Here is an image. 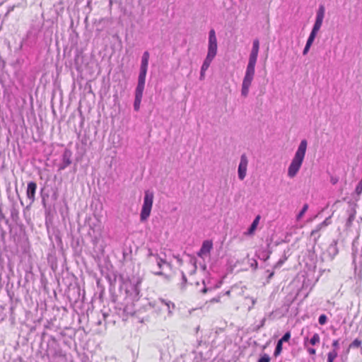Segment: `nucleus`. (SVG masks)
Instances as JSON below:
<instances>
[{
	"label": "nucleus",
	"instance_id": "f257e3e1",
	"mask_svg": "<svg viewBox=\"0 0 362 362\" xmlns=\"http://www.w3.org/2000/svg\"><path fill=\"white\" fill-rule=\"evenodd\" d=\"M259 49V41L258 39H255L252 42V48L250 54L248 64L242 83L241 95L245 98L248 95L249 88L255 76V68L257 59Z\"/></svg>",
	"mask_w": 362,
	"mask_h": 362
},
{
	"label": "nucleus",
	"instance_id": "f03ea898",
	"mask_svg": "<svg viewBox=\"0 0 362 362\" xmlns=\"http://www.w3.org/2000/svg\"><path fill=\"white\" fill-rule=\"evenodd\" d=\"M307 146L308 142L306 139L301 140L294 157L288 168V175L290 177H294L299 171L305 158Z\"/></svg>",
	"mask_w": 362,
	"mask_h": 362
},
{
	"label": "nucleus",
	"instance_id": "7ed1b4c3",
	"mask_svg": "<svg viewBox=\"0 0 362 362\" xmlns=\"http://www.w3.org/2000/svg\"><path fill=\"white\" fill-rule=\"evenodd\" d=\"M217 48L218 45L216 32L214 29H211L209 32L207 55L201 67V70H202V71H206L209 69L211 62L217 54Z\"/></svg>",
	"mask_w": 362,
	"mask_h": 362
},
{
	"label": "nucleus",
	"instance_id": "20e7f679",
	"mask_svg": "<svg viewBox=\"0 0 362 362\" xmlns=\"http://www.w3.org/2000/svg\"><path fill=\"white\" fill-rule=\"evenodd\" d=\"M146 67H141L139 69V74L138 77V83L135 90V98L134 102V110L138 112L140 109V105L143 97V92L145 86L146 76L147 74Z\"/></svg>",
	"mask_w": 362,
	"mask_h": 362
},
{
	"label": "nucleus",
	"instance_id": "39448f33",
	"mask_svg": "<svg viewBox=\"0 0 362 362\" xmlns=\"http://www.w3.org/2000/svg\"><path fill=\"white\" fill-rule=\"evenodd\" d=\"M153 197L154 194L152 191H150L149 189L145 191L144 203L140 214V221L141 222L146 221L151 214Z\"/></svg>",
	"mask_w": 362,
	"mask_h": 362
},
{
	"label": "nucleus",
	"instance_id": "423d86ee",
	"mask_svg": "<svg viewBox=\"0 0 362 362\" xmlns=\"http://www.w3.org/2000/svg\"><path fill=\"white\" fill-rule=\"evenodd\" d=\"M248 160L245 153L240 156V161L238 168V175L240 180H243L246 176Z\"/></svg>",
	"mask_w": 362,
	"mask_h": 362
},
{
	"label": "nucleus",
	"instance_id": "0eeeda50",
	"mask_svg": "<svg viewBox=\"0 0 362 362\" xmlns=\"http://www.w3.org/2000/svg\"><path fill=\"white\" fill-rule=\"evenodd\" d=\"M72 152L69 148H65L62 154V162L59 165V171L64 170L71 164Z\"/></svg>",
	"mask_w": 362,
	"mask_h": 362
},
{
	"label": "nucleus",
	"instance_id": "6e6552de",
	"mask_svg": "<svg viewBox=\"0 0 362 362\" xmlns=\"http://www.w3.org/2000/svg\"><path fill=\"white\" fill-rule=\"evenodd\" d=\"M37 189V184L33 181H30L28 183L26 195L28 199L30 200V204H32L35 201V194Z\"/></svg>",
	"mask_w": 362,
	"mask_h": 362
},
{
	"label": "nucleus",
	"instance_id": "1a4fd4ad",
	"mask_svg": "<svg viewBox=\"0 0 362 362\" xmlns=\"http://www.w3.org/2000/svg\"><path fill=\"white\" fill-rule=\"evenodd\" d=\"M339 250L337 247V240H333L327 249L326 254L329 260H332L334 257L338 254Z\"/></svg>",
	"mask_w": 362,
	"mask_h": 362
},
{
	"label": "nucleus",
	"instance_id": "9d476101",
	"mask_svg": "<svg viewBox=\"0 0 362 362\" xmlns=\"http://www.w3.org/2000/svg\"><path fill=\"white\" fill-rule=\"evenodd\" d=\"M212 247L213 243L211 240H204L202 243L201 249L198 252L197 255L199 257H202V255L209 253Z\"/></svg>",
	"mask_w": 362,
	"mask_h": 362
},
{
	"label": "nucleus",
	"instance_id": "9b49d317",
	"mask_svg": "<svg viewBox=\"0 0 362 362\" xmlns=\"http://www.w3.org/2000/svg\"><path fill=\"white\" fill-rule=\"evenodd\" d=\"M325 6L323 5H320L317 11L316 18H315V24L320 28H321L322 22H323V18L325 16Z\"/></svg>",
	"mask_w": 362,
	"mask_h": 362
},
{
	"label": "nucleus",
	"instance_id": "f8f14e48",
	"mask_svg": "<svg viewBox=\"0 0 362 362\" xmlns=\"http://www.w3.org/2000/svg\"><path fill=\"white\" fill-rule=\"evenodd\" d=\"M259 219H260V216L259 215L255 218L252 223L247 228V230L245 233V235H251L254 234V233L256 230L257 227L259 224Z\"/></svg>",
	"mask_w": 362,
	"mask_h": 362
},
{
	"label": "nucleus",
	"instance_id": "ddd939ff",
	"mask_svg": "<svg viewBox=\"0 0 362 362\" xmlns=\"http://www.w3.org/2000/svg\"><path fill=\"white\" fill-rule=\"evenodd\" d=\"M163 264L161 263H159V262H157V266L159 269V271H156V272H154L153 274L156 276H163L165 279H166L167 281H170V276L168 274H165V273H163L162 271H161V269L163 267Z\"/></svg>",
	"mask_w": 362,
	"mask_h": 362
},
{
	"label": "nucleus",
	"instance_id": "4468645a",
	"mask_svg": "<svg viewBox=\"0 0 362 362\" xmlns=\"http://www.w3.org/2000/svg\"><path fill=\"white\" fill-rule=\"evenodd\" d=\"M41 197H42V203L45 208V215L48 216L51 211V206L47 205L46 203V199H45V193L43 192V189H41Z\"/></svg>",
	"mask_w": 362,
	"mask_h": 362
},
{
	"label": "nucleus",
	"instance_id": "2eb2a0df",
	"mask_svg": "<svg viewBox=\"0 0 362 362\" xmlns=\"http://www.w3.org/2000/svg\"><path fill=\"white\" fill-rule=\"evenodd\" d=\"M149 56V52L148 51L144 52L141 57V67L148 68Z\"/></svg>",
	"mask_w": 362,
	"mask_h": 362
},
{
	"label": "nucleus",
	"instance_id": "dca6fc26",
	"mask_svg": "<svg viewBox=\"0 0 362 362\" xmlns=\"http://www.w3.org/2000/svg\"><path fill=\"white\" fill-rule=\"evenodd\" d=\"M361 344H362V341L359 339H355L349 346V348L347 349V352L349 351V349H355V348H358L360 346H361Z\"/></svg>",
	"mask_w": 362,
	"mask_h": 362
},
{
	"label": "nucleus",
	"instance_id": "f3484780",
	"mask_svg": "<svg viewBox=\"0 0 362 362\" xmlns=\"http://www.w3.org/2000/svg\"><path fill=\"white\" fill-rule=\"evenodd\" d=\"M282 349H283V342H281L279 340H278L276 347H275L274 352V356L276 357L279 355H280L282 351Z\"/></svg>",
	"mask_w": 362,
	"mask_h": 362
},
{
	"label": "nucleus",
	"instance_id": "a211bd4d",
	"mask_svg": "<svg viewBox=\"0 0 362 362\" xmlns=\"http://www.w3.org/2000/svg\"><path fill=\"white\" fill-rule=\"evenodd\" d=\"M308 209V204H305L303 206L301 210L299 211V213L296 216L297 221H299L302 218V217L304 216L305 213L307 211Z\"/></svg>",
	"mask_w": 362,
	"mask_h": 362
},
{
	"label": "nucleus",
	"instance_id": "6ab92c4d",
	"mask_svg": "<svg viewBox=\"0 0 362 362\" xmlns=\"http://www.w3.org/2000/svg\"><path fill=\"white\" fill-rule=\"evenodd\" d=\"M11 217L14 222L17 223L19 218L18 211L15 207L11 209Z\"/></svg>",
	"mask_w": 362,
	"mask_h": 362
},
{
	"label": "nucleus",
	"instance_id": "aec40b11",
	"mask_svg": "<svg viewBox=\"0 0 362 362\" xmlns=\"http://www.w3.org/2000/svg\"><path fill=\"white\" fill-rule=\"evenodd\" d=\"M271 253H272L271 251H262L258 255V258H259L260 259H262L264 261H267L269 258Z\"/></svg>",
	"mask_w": 362,
	"mask_h": 362
},
{
	"label": "nucleus",
	"instance_id": "412c9836",
	"mask_svg": "<svg viewBox=\"0 0 362 362\" xmlns=\"http://www.w3.org/2000/svg\"><path fill=\"white\" fill-rule=\"evenodd\" d=\"M337 356V352L335 350H332L328 353L327 362H333Z\"/></svg>",
	"mask_w": 362,
	"mask_h": 362
},
{
	"label": "nucleus",
	"instance_id": "4be33fe9",
	"mask_svg": "<svg viewBox=\"0 0 362 362\" xmlns=\"http://www.w3.org/2000/svg\"><path fill=\"white\" fill-rule=\"evenodd\" d=\"M320 342V336L318 334L315 333L313 334V336L310 339V344L313 346L316 345Z\"/></svg>",
	"mask_w": 362,
	"mask_h": 362
},
{
	"label": "nucleus",
	"instance_id": "5701e85b",
	"mask_svg": "<svg viewBox=\"0 0 362 362\" xmlns=\"http://www.w3.org/2000/svg\"><path fill=\"white\" fill-rule=\"evenodd\" d=\"M327 219L325 220L322 223H321L320 224H319V225L317 226V228H316L315 230H313L312 231L311 235H315V233H317V232H319V230L322 228V227H324V226H327Z\"/></svg>",
	"mask_w": 362,
	"mask_h": 362
},
{
	"label": "nucleus",
	"instance_id": "b1692460",
	"mask_svg": "<svg viewBox=\"0 0 362 362\" xmlns=\"http://www.w3.org/2000/svg\"><path fill=\"white\" fill-rule=\"evenodd\" d=\"M291 339V332L289 331L286 332L281 339H279V340L281 341V342H287L289 341V339Z\"/></svg>",
	"mask_w": 362,
	"mask_h": 362
},
{
	"label": "nucleus",
	"instance_id": "393cba45",
	"mask_svg": "<svg viewBox=\"0 0 362 362\" xmlns=\"http://www.w3.org/2000/svg\"><path fill=\"white\" fill-rule=\"evenodd\" d=\"M318 322H319V324L321 325H324L327 323V317L326 315L325 314H322L320 315L319 318H318Z\"/></svg>",
	"mask_w": 362,
	"mask_h": 362
},
{
	"label": "nucleus",
	"instance_id": "a878e982",
	"mask_svg": "<svg viewBox=\"0 0 362 362\" xmlns=\"http://www.w3.org/2000/svg\"><path fill=\"white\" fill-rule=\"evenodd\" d=\"M316 36L317 34L315 33L310 32L306 43L313 45Z\"/></svg>",
	"mask_w": 362,
	"mask_h": 362
},
{
	"label": "nucleus",
	"instance_id": "bb28decb",
	"mask_svg": "<svg viewBox=\"0 0 362 362\" xmlns=\"http://www.w3.org/2000/svg\"><path fill=\"white\" fill-rule=\"evenodd\" d=\"M270 357L268 354H264L258 359L257 362H270Z\"/></svg>",
	"mask_w": 362,
	"mask_h": 362
},
{
	"label": "nucleus",
	"instance_id": "cd10ccee",
	"mask_svg": "<svg viewBox=\"0 0 362 362\" xmlns=\"http://www.w3.org/2000/svg\"><path fill=\"white\" fill-rule=\"evenodd\" d=\"M250 266L253 271H256L258 268V263L257 260L255 259H250Z\"/></svg>",
	"mask_w": 362,
	"mask_h": 362
},
{
	"label": "nucleus",
	"instance_id": "c85d7f7f",
	"mask_svg": "<svg viewBox=\"0 0 362 362\" xmlns=\"http://www.w3.org/2000/svg\"><path fill=\"white\" fill-rule=\"evenodd\" d=\"M156 262H159V263H161L163 264H166L169 267H171V264L170 263L167 262L166 260H165L163 258H161L160 257H159L158 255H156Z\"/></svg>",
	"mask_w": 362,
	"mask_h": 362
},
{
	"label": "nucleus",
	"instance_id": "c756f323",
	"mask_svg": "<svg viewBox=\"0 0 362 362\" xmlns=\"http://www.w3.org/2000/svg\"><path fill=\"white\" fill-rule=\"evenodd\" d=\"M182 274V283H181V288L183 289L185 287V285L187 282V279L183 272H181Z\"/></svg>",
	"mask_w": 362,
	"mask_h": 362
},
{
	"label": "nucleus",
	"instance_id": "7c9ffc66",
	"mask_svg": "<svg viewBox=\"0 0 362 362\" xmlns=\"http://www.w3.org/2000/svg\"><path fill=\"white\" fill-rule=\"evenodd\" d=\"M354 218H355V213L351 214L346 221V226H350L352 223V222L354 221Z\"/></svg>",
	"mask_w": 362,
	"mask_h": 362
},
{
	"label": "nucleus",
	"instance_id": "2f4dec72",
	"mask_svg": "<svg viewBox=\"0 0 362 362\" xmlns=\"http://www.w3.org/2000/svg\"><path fill=\"white\" fill-rule=\"evenodd\" d=\"M160 300H161V302H162L163 304H165V305L168 307V310H170V305H172V307H173V308H174V307H175L174 303H171L170 301H169V302H166V301H165V300H163V299H160ZM169 313H171V311H170V310H169Z\"/></svg>",
	"mask_w": 362,
	"mask_h": 362
},
{
	"label": "nucleus",
	"instance_id": "473e14b6",
	"mask_svg": "<svg viewBox=\"0 0 362 362\" xmlns=\"http://www.w3.org/2000/svg\"><path fill=\"white\" fill-rule=\"evenodd\" d=\"M311 46H312V45H310V44H308V43L305 44V46L303 50V55H306L308 53Z\"/></svg>",
	"mask_w": 362,
	"mask_h": 362
},
{
	"label": "nucleus",
	"instance_id": "72a5a7b5",
	"mask_svg": "<svg viewBox=\"0 0 362 362\" xmlns=\"http://www.w3.org/2000/svg\"><path fill=\"white\" fill-rule=\"evenodd\" d=\"M355 192L357 194V195L359 196L362 192V185H361L360 183H358V185L356 187Z\"/></svg>",
	"mask_w": 362,
	"mask_h": 362
},
{
	"label": "nucleus",
	"instance_id": "f704fd0d",
	"mask_svg": "<svg viewBox=\"0 0 362 362\" xmlns=\"http://www.w3.org/2000/svg\"><path fill=\"white\" fill-rule=\"evenodd\" d=\"M286 258H285L284 259H279L276 263V264L274 266V268L276 269V268H278V267H280L284 262L285 259Z\"/></svg>",
	"mask_w": 362,
	"mask_h": 362
},
{
	"label": "nucleus",
	"instance_id": "c9c22d12",
	"mask_svg": "<svg viewBox=\"0 0 362 362\" xmlns=\"http://www.w3.org/2000/svg\"><path fill=\"white\" fill-rule=\"evenodd\" d=\"M320 27L317 26V25H315V24L314 23V25H313V28H312L311 32H313V33H315L316 34H317V33H318V31L320 30Z\"/></svg>",
	"mask_w": 362,
	"mask_h": 362
},
{
	"label": "nucleus",
	"instance_id": "e433bc0d",
	"mask_svg": "<svg viewBox=\"0 0 362 362\" xmlns=\"http://www.w3.org/2000/svg\"><path fill=\"white\" fill-rule=\"evenodd\" d=\"M339 181V178L337 177H331V179H330V182L332 184V185H335Z\"/></svg>",
	"mask_w": 362,
	"mask_h": 362
},
{
	"label": "nucleus",
	"instance_id": "4c0bfd02",
	"mask_svg": "<svg viewBox=\"0 0 362 362\" xmlns=\"http://www.w3.org/2000/svg\"><path fill=\"white\" fill-rule=\"evenodd\" d=\"M339 340H334L333 342H332V346L334 348V350L336 351V349H337L339 348Z\"/></svg>",
	"mask_w": 362,
	"mask_h": 362
},
{
	"label": "nucleus",
	"instance_id": "58836bf2",
	"mask_svg": "<svg viewBox=\"0 0 362 362\" xmlns=\"http://www.w3.org/2000/svg\"><path fill=\"white\" fill-rule=\"evenodd\" d=\"M156 255L157 254H154L153 253L152 250L151 249H148V254L147 255V257L149 258L150 257H154L156 258Z\"/></svg>",
	"mask_w": 362,
	"mask_h": 362
},
{
	"label": "nucleus",
	"instance_id": "ea45409f",
	"mask_svg": "<svg viewBox=\"0 0 362 362\" xmlns=\"http://www.w3.org/2000/svg\"><path fill=\"white\" fill-rule=\"evenodd\" d=\"M266 319L263 318L260 322V325L257 326V330L259 329L261 327H264Z\"/></svg>",
	"mask_w": 362,
	"mask_h": 362
},
{
	"label": "nucleus",
	"instance_id": "a19ab883",
	"mask_svg": "<svg viewBox=\"0 0 362 362\" xmlns=\"http://www.w3.org/2000/svg\"><path fill=\"white\" fill-rule=\"evenodd\" d=\"M14 7H15V6H10V7L8 8L7 12H6V14H5V17H6V16H8V15L11 12V11H13Z\"/></svg>",
	"mask_w": 362,
	"mask_h": 362
},
{
	"label": "nucleus",
	"instance_id": "79ce46f5",
	"mask_svg": "<svg viewBox=\"0 0 362 362\" xmlns=\"http://www.w3.org/2000/svg\"><path fill=\"white\" fill-rule=\"evenodd\" d=\"M140 284V281H138L136 284L134 286V291L135 293L138 295L139 293V287H138V284Z\"/></svg>",
	"mask_w": 362,
	"mask_h": 362
},
{
	"label": "nucleus",
	"instance_id": "37998d69",
	"mask_svg": "<svg viewBox=\"0 0 362 362\" xmlns=\"http://www.w3.org/2000/svg\"><path fill=\"white\" fill-rule=\"evenodd\" d=\"M308 353H309L310 355H314V354H315V353H316L315 349H313V348H308Z\"/></svg>",
	"mask_w": 362,
	"mask_h": 362
},
{
	"label": "nucleus",
	"instance_id": "c03bdc74",
	"mask_svg": "<svg viewBox=\"0 0 362 362\" xmlns=\"http://www.w3.org/2000/svg\"><path fill=\"white\" fill-rule=\"evenodd\" d=\"M108 280H109L110 286H112L113 284V281L114 282L116 281V276H114L113 279H112L110 277H108Z\"/></svg>",
	"mask_w": 362,
	"mask_h": 362
},
{
	"label": "nucleus",
	"instance_id": "a18cd8bd",
	"mask_svg": "<svg viewBox=\"0 0 362 362\" xmlns=\"http://www.w3.org/2000/svg\"><path fill=\"white\" fill-rule=\"evenodd\" d=\"M204 76H205V71H202V70H201L200 71V80H202L204 78Z\"/></svg>",
	"mask_w": 362,
	"mask_h": 362
},
{
	"label": "nucleus",
	"instance_id": "49530a36",
	"mask_svg": "<svg viewBox=\"0 0 362 362\" xmlns=\"http://www.w3.org/2000/svg\"><path fill=\"white\" fill-rule=\"evenodd\" d=\"M274 274V272H272L269 274V276H268V277H267V281H269V280L273 277Z\"/></svg>",
	"mask_w": 362,
	"mask_h": 362
},
{
	"label": "nucleus",
	"instance_id": "de8ad7c7",
	"mask_svg": "<svg viewBox=\"0 0 362 362\" xmlns=\"http://www.w3.org/2000/svg\"><path fill=\"white\" fill-rule=\"evenodd\" d=\"M220 300V298L218 297V298H214L213 299L211 300V302H219Z\"/></svg>",
	"mask_w": 362,
	"mask_h": 362
},
{
	"label": "nucleus",
	"instance_id": "09e8293b",
	"mask_svg": "<svg viewBox=\"0 0 362 362\" xmlns=\"http://www.w3.org/2000/svg\"><path fill=\"white\" fill-rule=\"evenodd\" d=\"M209 288L204 287V288L202 290V293H206L208 291V290H209Z\"/></svg>",
	"mask_w": 362,
	"mask_h": 362
},
{
	"label": "nucleus",
	"instance_id": "8fccbe9b",
	"mask_svg": "<svg viewBox=\"0 0 362 362\" xmlns=\"http://www.w3.org/2000/svg\"><path fill=\"white\" fill-rule=\"evenodd\" d=\"M48 197H49V194L45 193V199H48Z\"/></svg>",
	"mask_w": 362,
	"mask_h": 362
},
{
	"label": "nucleus",
	"instance_id": "3c124183",
	"mask_svg": "<svg viewBox=\"0 0 362 362\" xmlns=\"http://www.w3.org/2000/svg\"><path fill=\"white\" fill-rule=\"evenodd\" d=\"M307 341H308V337H305V339H304V344L305 345H306V342Z\"/></svg>",
	"mask_w": 362,
	"mask_h": 362
},
{
	"label": "nucleus",
	"instance_id": "603ef678",
	"mask_svg": "<svg viewBox=\"0 0 362 362\" xmlns=\"http://www.w3.org/2000/svg\"><path fill=\"white\" fill-rule=\"evenodd\" d=\"M124 312H127V313H128V311H127V307H125V308H124Z\"/></svg>",
	"mask_w": 362,
	"mask_h": 362
},
{
	"label": "nucleus",
	"instance_id": "864d4df0",
	"mask_svg": "<svg viewBox=\"0 0 362 362\" xmlns=\"http://www.w3.org/2000/svg\"><path fill=\"white\" fill-rule=\"evenodd\" d=\"M226 295H229V294H230V291H227V292L226 293Z\"/></svg>",
	"mask_w": 362,
	"mask_h": 362
}]
</instances>
